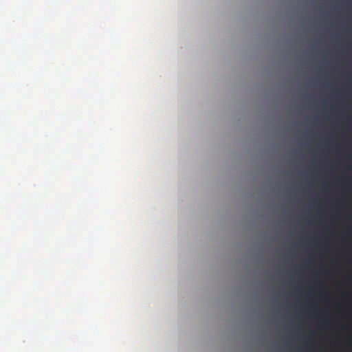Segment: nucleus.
<instances>
[{
    "instance_id": "f257e3e1",
    "label": "nucleus",
    "mask_w": 352,
    "mask_h": 352,
    "mask_svg": "<svg viewBox=\"0 0 352 352\" xmlns=\"http://www.w3.org/2000/svg\"><path fill=\"white\" fill-rule=\"evenodd\" d=\"M301 135L300 158L302 177V322L303 339L301 346L285 343L287 352H308V128L298 131Z\"/></svg>"
},
{
    "instance_id": "f03ea898",
    "label": "nucleus",
    "mask_w": 352,
    "mask_h": 352,
    "mask_svg": "<svg viewBox=\"0 0 352 352\" xmlns=\"http://www.w3.org/2000/svg\"><path fill=\"white\" fill-rule=\"evenodd\" d=\"M299 287H300V282H299V281H298V282L296 283V285L294 287V288H293V290H294V291L289 294V296H290L291 297H293V296H294V292L297 291V290L298 289Z\"/></svg>"
},
{
    "instance_id": "7ed1b4c3",
    "label": "nucleus",
    "mask_w": 352,
    "mask_h": 352,
    "mask_svg": "<svg viewBox=\"0 0 352 352\" xmlns=\"http://www.w3.org/2000/svg\"><path fill=\"white\" fill-rule=\"evenodd\" d=\"M309 251H311V248H309ZM313 265H309V277L311 276V273L312 272V267ZM311 289V287L309 286V289ZM311 309V301L309 300V309Z\"/></svg>"
},
{
    "instance_id": "20e7f679",
    "label": "nucleus",
    "mask_w": 352,
    "mask_h": 352,
    "mask_svg": "<svg viewBox=\"0 0 352 352\" xmlns=\"http://www.w3.org/2000/svg\"><path fill=\"white\" fill-rule=\"evenodd\" d=\"M309 251H311V248H309ZM313 265H309V277L311 276V273L312 272V267ZM311 289V287L309 286V289ZM311 309V301L309 300V309Z\"/></svg>"
},
{
    "instance_id": "39448f33",
    "label": "nucleus",
    "mask_w": 352,
    "mask_h": 352,
    "mask_svg": "<svg viewBox=\"0 0 352 352\" xmlns=\"http://www.w3.org/2000/svg\"><path fill=\"white\" fill-rule=\"evenodd\" d=\"M309 331H311L309 330ZM311 341V332H309V342ZM309 352H311V345L309 344Z\"/></svg>"
},
{
    "instance_id": "423d86ee",
    "label": "nucleus",
    "mask_w": 352,
    "mask_h": 352,
    "mask_svg": "<svg viewBox=\"0 0 352 352\" xmlns=\"http://www.w3.org/2000/svg\"><path fill=\"white\" fill-rule=\"evenodd\" d=\"M294 250V248H292V249L290 250V253H291V254H293Z\"/></svg>"
},
{
    "instance_id": "0eeeda50",
    "label": "nucleus",
    "mask_w": 352,
    "mask_h": 352,
    "mask_svg": "<svg viewBox=\"0 0 352 352\" xmlns=\"http://www.w3.org/2000/svg\"><path fill=\"white\" fill-rule=\"evenodd\" d=\"M309 241H311V238L310 237L309 238Z\"/></svg>"
},
{
    "instance_id": "6e6552de",
    "label": "nucleus",
    "mask_w": 352,
    "mask_h": 352,
    "mask_svg": "<svg viewBox=\"0 0 352 352\" xmlns=\"http://www.w3.org/2000/svg\"><path fill=\"white\" fill-rule=\"evenodd\" d=\"M309 179L311 178V176H310V175L309 176Z\"/></svg>"
},
{
    "instance_id": "1a4fd4ad",
    "label": "nucleus",
    "mask_w": 352,
    "mask_h": 352,
    "mask_svg": "<svg viewBox=\"0 0 352 352\" xmlns=\"http://www.w3.org/2000/svg\"><path fill=\"white\" fill-rule=\"evenodd\" d=\"M309 201L311 200V198H310V197L309 198Z\"/></svg>"
},
{
    "instance_id": "9d476101",
    "label": "nucleus",
    "mask_w": 352,
    "mask_h": 352,
    "mask_svg": "<svg viewBox=\"0 0 352 352\" xmlns=\"http://www.w3.org/2000/svg\"><path fill=\"white\" fill-rule=\"evenodd\" d=\"M309 223L311 222V220H310V219L309 220Z\"/></svg>"
}]
</instances>
